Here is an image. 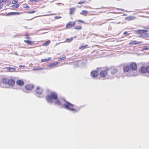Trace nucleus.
I'll return each instance as SVG.
<instances>
[{"instance_id": "f704fd0d", "label": "nucleus", "mask_w": 149, "mask_h": 149, "mask_svg": "<svg viewBox=\"0 0 149 149\" xmlns=\"http://www.w3.org/2000/svg\"><path fill=\"white\" fill-rule=\"evenodd\" d=\"M143 49L144 50H148L149 49V48L147 47H144Z\"/></svg>"}, {"instance_id": "ea45409f", "label": "nucleus", "mask_w": 149, "mask_h": 149, "mask_svg": "<svg viewBox=\"0 0 149 149\" xmlns=\"http://www.w3.org/2000/svg\"><path fill=\"white\" fill-rule=\"evenodd\" d=\"M23 66H22V65H21V66L19 65V67H23Z\"/></svg>"}, {"instance_id": "aec40b11", "label": "nucleus", "mask_w": 149, "mask_h": 149, "mask_svg": "<svg viewBox=\"0 0 149 149\" xmlns=\"http://www.w3.org/2000/svg\"><path fill=\"white\" fill-rule=\"evenodd\" d=\"M88 46V45H81L79 47V49H80L83 50L85 48H89V47Z\"/></svg>"}, {"instance_id": "72a5a7b5", "label": "nucleus", "mask_w": 149, "mask_h": 149, "mask_svg": "<svg viewBox=\"0 0 149 149\" xmlns=\"http://www.w3.org/2000/svg\"><path fill=\"white\" fill-rule=\"evenodd\" d=\"M36 12L35 11H29L28 12L29 13L31 14V13H35Z\"/></svg>"}, {"instance_id": "2f4dec72", "label": "nucleus", "mask_w": 149, "mask_h": 149, "mask_svg": "<svg viewBox=\"0 0 149 149\" xmlns=\"http://www.w3.org/2000/svg\"><path fill=\"white\" fill-rule=\"evenodd\" d=\"M61 18V17L60 16H56L54 17V18L56 19H58L60 18Z\"/></svg>"}, {"instance_id": "6e6552de", "label": "nucleus", "mask_w": 149, "mask_h": 149, "mask_svg": "<svg viewBox=\"0 0 149 149\" xmlns=\"http://www.w3.org/2000/svg\"><path fill=\"white\" fill-rule=\"evenodd\" d=\"M35 92L37 94L40 95L43 93V90L41 87L38 86L35 89Z\"/></svg>"}, {"instance_id": "4be33fe9", "label": "nucleus", "mask_w": 149, "mask_h": 149, "mask_svg": "<svg viewBox=\"0 0 149 149\" xmlns=\"http://www.w3.org/2000/svg\"><path fill=\"white\" fill-rule=\"evenodd\" d=\"M52 59L51 57H49L47 59H42L41 60V62L42 63L47 62L49 61Z\"/></svg>"}, {"instance_id": "cd10ccee", "label": "nucleus", "mask_w": 149, "mask_h": 149, "mask_svg": "<svg viewBox=\"0 0 149 149\" xmlns=\"http://www.w3.org/2000/svg\"><path fill=\"white\" fill-rule=\"evenodd\" d=\"M50 43V41L49 40H47L45 43L42 45L43 46H47Z\"/></svg>"}, {"instance_id": "c756f323", "label": "nucleus", "mask_w": 149, "mask_h": 149, "mask_svg": "<svg viewBox=\"0 0 149 149\" xmlns=\"http://www.w3.org/2000/svg\"><path fill=\"white\" fill-rule=\"evenodd\" d=\"M66 58V57L64 55L63 56H62L61 57L58 58V59L59 61H61V60H64Z\"/></svg>"}, {"instance_id": "473e14b6", "label": "nucleus", "mask_w": 149, "mask_h": 149, "mask_svg": "<svg viewBox=\"0 0 149 149\" xmlns=\"http://www.w3.org/2000/svg\"><path fill=\"white\" fill-rule=\"evenodd\" d=\"M123 34L124 35H125V36H127L129 35V34H128L127 32L126 31L124 32Z\"/></svg>"}, {"instance_id": "58836bf2", "label": "nucleus", "mask_w": 149, "mask_h": 149, "mask_svg": "<svg viewBox=\"0 0 149 149\" xmlns=\"http://www.w3.org/2000/svg\"><path fill=\"white\" fill-rule=\"evenodd\" d=\"M26 39H30V38L29 36H27V37H26Z\"/></svg>"}, {"instance_id": "6ab92c4d", "label": "nucleus", "mask_w": 149, "mask_h": 149, "mask_svg": "<svg viewBox=\"0 0 149 149\" xmlns=\"http://www.w3.org/2000/svg\"><path fill=\"white\" fill-rule=\"evenodd\" d=\"M25 43L27 44L28 45H31L33 44L34 41H32L30 40H24V41Z\"/></svg>"}, {"instance_id": "f257e3e1", "label": "nucleus", "mask_w": 149, "mask_h": 149, "mask_svg": "<svg viewBox=\"0 0 149 149\" xmlns=\"http://www.w3.org/2000/svg\"><path fill=\"white\" fill-rule=\"evenodd\" d=\"M57 93L54 91H52L50 94L47 95L45 97L46 100L49 103H53V99L56 100L58 99Z\"/></svg>"}, {"instance_id": "2eb2a0df", "label": "nucleus", "mask_w": 149, "mask_h": 149, "mask_svg": "<svg viewBox=\"0 0 149 149\" xmlns=\"http://www.w3.org/2000/svg\"><path fill=\"white\" fill-rule=\"evenodd\" d=\"M147 31V30H146L138 29L136 31H135V32L138 34H142L146 32Z\"/></svg>"}, {"instance_id": "4c0bfd02", "label": "nucleus", "mask_w": 149, "mask_h": 149, "mask_svg": "<svg viewBox=\"0 0 149 149\" xmlns=\"http://www.w3.org/2000/svg\"><path fill=\"white\" fill-rule=\"evenodd\" d=\"M145 29H146V30H147V29H149V26H147L145 27Z\"/></svg>"}, {"instance_id": "423d86ee", "label": "nucleus", "mask_w": 149, "mask_h": 149, "mask_svg": "<svg viewBox=\"0 0 149 149\" xmlns=\"http://www.w3.org/2000/svg\"><path fill=\"white\" fill-rule=\"evenodd\" d=\"M75 24V22H72L69 21L68 22L65 28L66 29H69L74 26Z\"/></svg>"}, {"instance_id": "f8f14e48", "label": "nucleus", "mask_w": 149, "mask_h": 149, "mask_svg": "<svg viewBox=\"0 0 149 149\" xmlns=\"http://www.w3.org/2000/svg\"><path fill=\"white\" fill-rule=\"evenodd\" d=\"M139 36L146 39H148V38H149V33H144Z\"/></svg>"}, {"instance_id": "39448f33", "label": "nucleus", "mask_w": 149, "mask_h": 149, "mask_svg": "<svg viewBox=\"0 0 149 149\" xmlns=\"http://www.w3.org/2000/svg\"><path fill=\"white\" fill-rule=\"evenodd\" d=\"M78 22L77 25L75 26L74 28V29L77 30H80L82 29V26L79 23L84 24V22L83 21L80 20H78L77 21Z\"/></svg>"}, {"instance_id": "dca6fc26", "label": "nucleus", "mask_w": 149, "mask_h": 149, "mask_svg": "<svg viewBox=\"0 0 149 149\" xmlns=\"http://www.w3.org/2000/svg\"><path fill=\"white\" fill-rule=\"evenodd\" d=\"M6 69L8 72H16V69L10 67H6Z\"/></svg>"}, {"instance_id": "a19ab883", "label": "nucleus", "mask_w": 149, "mask_h": 149, "mask_svg": "<svg viewBox=\"0 0 149 149\" xmlns=\"http://www.w3.org/2000/svg\"><path fill=\"white\" fill-rule=\"evenodd\" d=\"M35 1V2H36L37 1L35 0V1Z\"/></svg>"}, {"instance_id": "bb28decb", "label": "nucleus", "mask_w": 149, "mask_h": 149, "mask_svg": "<svg viewBox=\"0 0 149 149\" xmlns=\"http://www.w3.org/2000/svg\"><path fill=\"white\" fill-rule=\"evenodd\" d=\"M73 39V38L72 37L70 38H68L65 40V42H70L72 41Z\"/></svg>"}, {"instance_id": "9b49d317", "label": "nucleus", "mask_w": 149, "mask_h": 149, "mask_svg": "<svg viewBox=\"0 0 149 149\" xmlns=\"http://www.w3.org/2000/svg\"><path fill=\"white\" fill-rule=\"evenodd\" d=\"M98 72L97 71L95 70L92 71L91 74V76L94 78L97 77L98 76Z\"/></svg>"}, {"instance_id": "c85d7f7f", "label": "nucleus", "mask_w": 149, "mask_h": 149, "mask_svg": "<svg viewBox=\"0 0 149 149\" xmlns=\"http://www.w3.org/2000/svg\"><path fill=\"white\" fill-rule=\"evenodd\" d=\"M22 7L25 8H29V6L27 5V4H24L22 5Z\"/></svg>"}, {"instance_id": "b1692460", "label": "nucleus", "mask_w": 149, "mask_h": 149, "mask_svg": "<svg viewBox=\"0 0 149 149\" xmlns=\"http://www.w3.org/2000/svg\"><path fill=\"white\" fill-rule=\"evenodd\" d=\"M55 100V101L54 102V103L56 104H57L58 105H61V103L59 100L57 99V100Z\"/></svg>"}, {"instance_id": "412c9836", "label": "nucleus", "mask_w": 149, "mask_h": 149, "mask_svg": "<svg viewBox=\"0 0 149 149\" xmlns=\"http://www.w3.org/2000/svg\"><path fill=\"white\" fill-rule=\"evenodd\" d=\"M75 8H70L69 14L70 15L74 14L75 10Z\"/></svg>"}, {"instance_id": "9d476101", "label": "nucleus", "mask_w": 149, "mask_h": 149, "mask_svg": "<svg viewBox=\"0 0 149 149\" xmlns=\"http://www.w3.org/2000/svg\"><path fill=\"white\" fill-rule=\"evenodd\" d=\"M34 87L33 85L31 84H27L25 86V89L27 90H31Z\"/></svg>"}, {"instance_id": "ddd939ff", "label": "nucleus", "mask_w": 149, "mask_h": 149, "mask_svg": "<svg viewBox=\"0 0 149 149\" xmlns=\"http://www.w3.org/2000/svg\"><path fill=\"white\" fill-rule=\"evenodd\" d=\"M16 84L20 86H23L24 84V81L21 79H18L16 81Z\"/></svg>"}, {"instance_id": "a878e982", "label": "nucleus", "mask_w": 149, "mask_h": 149, "mask_svg": "<svg viewBox=\"0 0 149 149\" xmlns=\"http://www.w3.org/2000/svg\"><path fill=\"white\" fill-rule=\"evenodd\" d=\"M58 64V62H56V63H50L48 65V67H52L54 66V65Z\"/></svg>"}, {"instance_id": "393cba45", "label": "nucleus", "mask_w": 149, "mask_h": 149, "mask_svg": "<svg viewBox=\"0 0 149 149\" xmlns=\"http://www.w3.org/2000/svg\"><path fill=\"white\" fill-rule=\"evenodd\" d=\"M141 43H142V41L138 42L136 41L132 40V41L131 42V44L135 45L137 44Z\"/></svg>"}, {"instance_id": "4468645a", "label": "nucleus", "mask_w": 149, "mask_h": 149, "mask_svg": "<svg viewBox=\"0 0 149 149\" xmlns=\"http://www.w3.org/2000/svg\"><path fill=\"white\" fill-rule=\"evenodd\" d=\"M137 65L136 63L132 62L131 63V69L133 70H137Z\"/></svg>"}, {"instance_id": "1a4fd4ad", "label": "nucleus", "mask_w": 149, "mask_h": 149, "mask_svg": "<svg viewBox=\"0 0 149 149\" xmlns=\"http://www.w3.org/2000/svg\"><path fill=\"white\" fill-rule=\"evenodd\" d=\"M107 75V70H102L100 73V76L101 77H105Z\"/></svg>"}, {"instance_id": "7c9ffc66", "label": "nucleus", "mask_w": 149, "mask_h": 149, "mask_svg": "<svg viewBox=\"0 0 149 149\" xmlns=\"http://www.w3.org/2000/svg\"><path fill=\"white\" fill-rule=\"evenodd\" d=\"M3 2V1H0V9H1L3 6V3L2 2Z\"/></svg>"}, {"instance_id": "a211bd4d", "label": "nucleus", "mask_w": 149, "mask_h": 149, "mask_svg": "<svg viewBox=\"0 0 149 149\" xmlns=\"http://www.w3.org/2000/svg\"><path fill=\"white\" fill-rule=\"evenodd\" d=\"M130 65H125L123 68V70L124 72H127L129 70Z\"/></svg>"}, {"instance_id": "f3484780", "label": "nucleus", "mask_w": 149, "mask_h": 149, "mask_svg": "<svg viewBox=\"0 0 149 149\" xmlns=\"http://www.w3.org/2000/svg\"><path fill=\"white\" fill-rule=\"evenodd\" d=\"M111 72L112 74H115L117 73L118 71L117 69L114 68H111Z\"/></svg>"}, {"instance_id": "20e7f679", "label": "nucleus", "mask_w": 149, "mask_h": 149, "mask_svg": "<svg viewBox=\"0 0 149 149\" xmlns=\"http://www.w3.org/2000/svg\"><path fill=\"white\" fill-rule=\"evenodd\" d=\"M140 72L142 74L146 73L147 76L149 77V65L146 67L142 66L139 70Z\"/></svg>"}, {"instance_id": "f03ea898", "label": "nucleus", "mask_w": 149, "mask_h": 149, "mask_svg": "<svg viewBox=\"0 0 149 149\" xmlns=\"http://www.w3.org/2000/svg\"><path fill=\"white\" fill-rule=\"evenodd\" d=\"M1 81L3 84L8 85L10 86H14L15 84V82L14 79L9 77H3L1 79Z\"/></svg>"}, {"instance_id": "7ed1b4c3", "label": "nucleus", "mask_w": 149, "mask_h": 149, "mask_svg": "<svg viewBox=\"0 0 149 149\" xmlns=\"http://www.w3.org/2000/svg\"><path fill=\"white\" fill-rule=\"evenodd\" d=\"M65 103L64 105V106L65 108L67 110L70 111H72L74 112H77V110L74 109L73 107L74 105L70 103L65 101Z\"/></svg>"}, {"instance_id": "c9c22d12", "label": "nucleus", "mask_w": 149, "mask_h": 149, "mask_svg": "<svg viewBox=\"0 0 149 149\" xmlns=\"http://www.w3.org/2000/svg\"><path fill=\"white\" fill-rule=\"evenodd\" d=\"M85 1H80L79 2H78L77 3L78 4H82L83 3H84Z\"/></svg>"}, {"instance_id": "e433bc0d", "label": "nucleus", "mask_w": 149, "mask_h": 149, "mask_svg": "<svg viewBox=\"0 0 149 149\" xmlns=\"http://www.w3.org/2000/svg\"><path fill=\"white\" fill-rule=\"evenodd\" d=\"M13 13L14 14H17V15H19L20 14L19 13H18V12H13Z\"/></svg>"}, {"instance_id": "5701e85b", "label": "nucleus", "mask_w": 149, "mask_h": 149, "mask_svg": "<svg viewBox=\"0 0 149 149\" xmlns=\"http://www.w3.org/2000/svg\"><path fill=\"white\" fill-rule=\"evenodd\" d=\"M88 13V12L86 10H83L80 13V14L83 15L84 16H86Z\"/></svg>"}, {"instance_id": "0eeeda50", "label": "nucleus", "mask_w": 149, "mask_h": 149, "mask_svg": "<svg viewBox=\"0 0 149 149\" xmlns=\"http://www.w3.org/2000/svg\"><path fill=\"white\" fill-rule=\"evenodd\" d=\"M18 1H12L11 3H10L11 6L14 8H18L19 4L18 3Z\"/></svg>"}]
</instances>
